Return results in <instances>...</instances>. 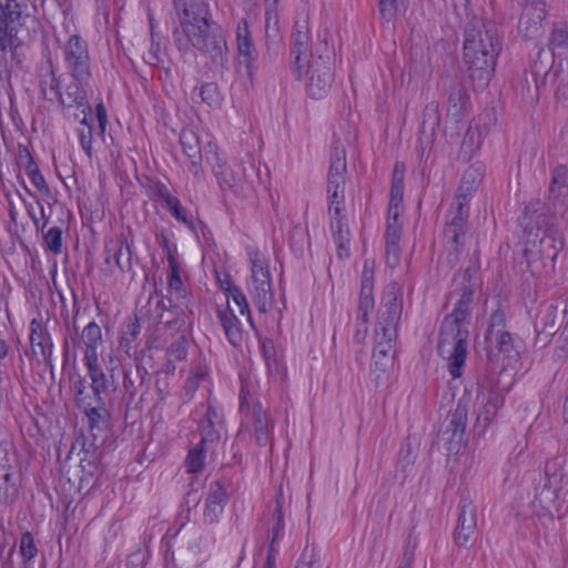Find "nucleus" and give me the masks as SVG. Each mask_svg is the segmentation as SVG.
I'll return each instance as SVG.
<instances>
[{"label":"nucleus","mask_w":568,"mask_h":568,"mask_svg":"<svg viewBox=\"0 0 568 568\" xmlns=\"http://www.w3.org/2000/svg\"><path fill=\"white\" fill-rule=\"evenodd\" d=\"M306 73L308 75L306 84L308 95L316 100L326 97L334 80L333 61L331 57H314L311 54V60H307Z\"/></svg>","instance_id":"9"},{"label":"nucleus","mask_w":568,"mask_h":568,"mask_svg":"<svg viewBox=\"0 0 568 568\" xmlns=\"http://www.w3.org/2000/svg\"><path fill=\"white\" fill-rule=\"evenodd\" d=\"M464 55L477 58L481 51L485 61L497 59L501 50V41L497 27L491 21L480 22L471 20L464 31Z\"/></svg>","instance_id":"5"},{"label":"nucleus","mask_w":568,"mask_h":568,"mask_svg":"<svg viewBox=\"0 0 568 568\" xmlns=\"http://www.w3.org/2000/svg\"><path fill=\"white\" fill-rule=\"evenodd\" d=\"M78 408L88 419V429L91 437L102 436L110 430L111 413L104 398H94L87 406Z\"/></svg>","instance_id":"19"},{"label":"nucleus","mask_w":568,"mask_h":568,"mask_svg":"<svg viewBox=\"0 0 568 568\" xmlns=\"http://www.w3.org/2000/svg\"><path fill=\"white\" fill-rule=\"evenodd\" d=\"M135 364V373L131 376L129 373H124L123 375V388L128 393L130 399L132 400L136 395L139 389H142L146 377L149 376V372L146 367L143 365V359L136 356L134 358Z\"/></svg>","instance_id":"35"},{"label":"nucleus","mask_w":568,"mask_h":568,"mask_svg":"<svg viewBox=\"0 0 568 568\" xmlns=\"http://www.w3.org/2000/svg\"><path fill=\"white\" fill-rule=\"evenodd\" d=\"M251 295L253 302L261 313L267 312L272 305L273 293L271 291V281L261 280V282L253 283Z\"/></svg>","instance_id":"42"},{"label":"nucleus","mask_w":568,"mask_h":568,"mask_svg":"<svg viewBox=\"0 0 568 568\" xmlns=\"http://www.w3.org/2000/svg\"><path fill=\"white\" fill-rule=\"evenodd\" d=\"M506 316L501 308L495 310L490 315L489 326L486 332L485 338L491 341L497 333L506 332Z\"/></svg>","instance_id":"50"},{"label":"nucleus","mask_w":568,"mask_h":568,"mask_svg":"<svg viewBox=\"0 0 568 568\" xmlns=\"http://www.w3.org/2000/svg\"><path fill=\"white\" fill-rule=\"evenodd\" d=\"M273 526L271 528L272 537L268 546V558L275 551L274 545L277 540L284 536V518H283V506L280 497L276 498L275 507L272 511Z\"/></svg>","instance_id":"44"},{"label":"nucleus","mask_w":568,"mask_h":568,"mask_svg":"<svg viewBox=\"0 0 568 568\" xmlns=\"http://www.w3.org/2000/svg\"><path fill=\"white\" fill-rule=\"evenodd\" d=\"M396 336L375 332V346L372 354L371 369L375 379H379L394 365Z\"/></svg>","instance_id":"16"},{"label":"nucleus","mask_w":568,"mask_h":568,"mask_svg":"<svg viewBox=\"0 0 568 568\" xmlns=\"http://www.w3.org/2000/svg\"><path fill=\"white\" fill-rule=\"evenodd\" d=\"M479 268V252L476 250L468 265L454 275V282L457 283L455 292L459 293V298L440 324L437 352L448 362V372L453 378L462 376L467 357L469 332L466 325L469 324L473 312L474 295L478 285L476 275Z\"/></svg>","instance_id":"1"},{"label":"nucleus","mask_w":568,"mask_h":568,"mask_svg":"<svg viewBox=\"0 0 568 568\" xmlns=\"http://www.w3.org/2000/svg\"><path fill=\"white\" fill-rule=\"evenodd\" d=\"M69 379L71 382L75 406H87L88 403L93 399L92 390L90 389V384L87 378L78 372H73L70 374Z\"/></svg>","instance_id":"40"},{"label":"nucleus","mask_w":568,"mask_h":568,"mask_svg":"<svg viewBox=\"0 0 568 568\" xmlns=\"http://www.w3.org/2000/svg\"><path fill=\"white\" fill-rule=\"evenodd\" d=\"M561 318L558 308L554 304H545L539 307L535 332L537 342L547 345L560 327Z\"/></svg>","instance_id":"21"},{"label":"nucleus","mask_w":568,"mask_h":568,"mask_svg":"<svg viewBox=\"0 0 568 568\" xmlns=\"http://www.w3.org/2000/svg\"><path fill=\"white\" fill-rule=\"evenodd\" d=\"M225 296H226V305L232 304L239 308V313L242 316L246 317V321L250 323L251 326H253V320L251 316L250 305L246 300V296L241 291V288L237 287H226L225 288Z\"/></svg>","instance_id":"45"},{"label":"nucleus","mask_w":568,"mask_h":568,"mask_svg":"<svg viewBox=\"0 0 568 568\" xmlns=\"http://www.w3.org/2000/svg\"><path fill=\"white\" fill-rule=\"evenodd\" d=\"M37 6L31 0L0 1V52L14 57L39 27Z\"/></svg>","instance_id":"4"},{"label":"nucleus","mask_w":568,"mask_h":568,"mask_svg":"<svg viewBox=\"0 0 568 568\" xmlns=\"http://www.w3.org/2000/svg\"><path fill=\"white\" fill-rule=\"evenodd\" d=\"M90 378V389L92 390V398H104L112 395L118 389V378L115 372L118 365L115 361L110 357L109 365L102 368L99 363V357L84 361Z\"/></svg>","instance_id":"10"},{"label":"nucleus","mask_w":568,"mask_h":568,"mask_svg":"<svg viewBox=\"0 0 568 568\" xmlns=\"http://www.w3.org/2000/svg\"><path fill=\"white\" fill-rule=\"evenodd\" d=\"M439 124V103L432 101L427 103L423 110L419 132L427 138H434Z\"/></svg>","instance_id":"37"},{"label":"nucleus","mask_w":568,"mask_h":568,"mask_svg":"<svg viewBox=\"0 0 568 568\" xmlns=\"http://www.w3.org/2000/svg\"><path fill=\"white\" fill-rule=\"evenodd\" d=\"M63 61L73 80H91V59L89 47L79 34L69 37L63 49Z\"/></svg>","instance_id":"8"},{"label":"nucleus","mask_w":568,"mask_h":568,"mask_svg":"<svg viewBox=\"0 0 568 568\" xmlns=\"http://www.w3.org/2000/svg\"><path fill=\"white\" fill-rule=\"evenodd\" d=\"M101 436L91 437L90 435L87 437L81 433L75 440L73 442L71 446L70 453L75 450L77 448L80 449V453H89L94 449V452L102 450L101 447L104 443V440H101L99 443Z\"/></svg>","instance_id":"49"},{"label":"nucleus","mask_w":568,"mask_h":568,"mask_svg":"<svg viewBox=\"0 0 568 568\" xmlns=\"http://www.w3.org/2000/svg\"><path fill=\"white\" fill-rule=\"evenodd\" d=\"M493 341L496 342V348L508 358L518 357L519 352L515 348L513 335L509 332L495 334Z\"/></svg>","instance_id":"47"},{"label":"nucleus","mask_w":568,"mask_h":568,"mask_svg":"<svg viewBox=\"0 0 568 568\" xmlns=\"http://www.w3.org/2000/svg\"><path fill=\"white\" fill-rule=\"evenodd\" d=\"M132 248L124 233L104 242V263L102 272L105 275L114 274L118 268L121 273L132 270Z\"/></svg>","instance_id":"11"},{"label":"nucleus","mask_w":568,"mask_h":568,"mask_svg":"<svg viewBox=\"0 0 568 568\" xmlns=\"http://www.w3.org/2000/svg\"><path fill=\"white\" fill-rule=\"evenodd\" d=\"M237 51L243 63L246 68L250 78L253 75L254 62L257 58V51L254 47L248 22L246 19H241L236 29Z\"/></svg>","instance_id":"23"},{"label":"nucleus","mask_w":568,"mask_h":568,"mask_svg":"<svg viewBox=\"0 0 568 568\" xmlns=\"http://www.w3.org/2000/svg\"><path fill=\"white\" fill-rule=\"evenodd\" d=\"M254 439L258 446H266L271 442L272 422L263 409L262 404L256 400L252 409Z\"/></svg>","instance_id":"29"},{"label":"nucleus","mask_w":568,"mask_h":568,"mask_svg":"<svg viewBox=\"0 0 568 568\" xmlns=\"http://www.w3.org/2000/svg\"><path fill=\"white\" fill-rule=\"evenodd\" d=\"M216 315L229 343L234 347H240L243 342V333L241 322L235 315L233 306L229 304L225 308L219 307Z\"/></svg>","instance_id":"26"},{"label":"nucleus","mask_w":568,"mask_h":568,"mask_svg":"<svg viewBox=\"0 0 568 568\" xmlns=\"http://www.w3.org/2000/svg\"><path fill=\"white\" fill-rule=\"evenodd\" d=\"M477 526L476 511L473 500L463 496L459 501V515L454 532V540L459 547H467L475 535Z\"/></svg>","instance_id":"20"},{"label":"nucleus","mask_w":568,"mask_h":568,"mask_svg":"<svg viewBox=\"0 0 568 568\" xmlns=\"http://www.w3.org/2000/svg\"><path fill=\"white\" fill-rule=\"evenodd\" d=\"M161 44L154 40L153 24L151 23V47L148 54L143 58L149 65H160L161 59Z\"/></svg>","instance_id":"59"},{"label":"nucleus","mask_w":568,"mask_h":568,"mask_svg":"<svg viewBox=\"0 0 568 568\" xmlns=\"http://www.w3.org/2000/svg\"><path fill=\"white\" fill-rule=\"evenodd\" d=\"M469 106L470 99L465 85L460 82L454 83L448 95L447 116L459 123Z\"/></svg>","instance_id":"27"},{"label":"nucleus","mask_w":568,"mask_h":568,"mask_svg":"<svg viewBox=\"0 0 568 568\" xmlns=\"http://www.w3.org/2000/svg\"><path fill=\"white\" fill-rule=\"evenodd\" d=\"M80 468L83 474L81 481L97 478L103 473L102 463H80Z\"/></svg>","instance_id":"61"},{"label":"nucleus","mask_w":568,"mask_h":568,"mask_svg":"<svg viewBox=\"0 0 568 568\" xmlns=\"http://www.w3.org/2000/svg\"><path fill=\"white\" fill-rule=\"evenodd\" d=\"M22 152H24L27 158V163L24 165L26 173L28 178L30 179L31 183L34 185V187L42 193L43 195L50 194V189L41 174L40 170L38 169L31 153L26 146L20 145V154L22 155Z\"/></svg>","instance_id":"41"},{"label":"nucleus","mask_w":568,"mask_h":568,"mask_svg":"<svg viewBox=\"0 0 568 568\" xmlns=\"http://www.w3.org/2000/svg\"><path fill=\"white\" fill-rule=\"evenodd\" d=\"M404 185H392L389 194L388 213L399 212L403 201Z\"/></svg>","instance_id":"62"},{"label":"nucleus","mask_w":568,"mask_h":568,"mask_svg":"<svg viewBox=\"0 0 568 568\" xmlns=\"http://www.w3.org/2000/svg\"><path fill=\"white\" fill-rule=\"evenodd\" d=\"M334 242L349 241V231L345 217L331 219Z\"/></svg>","instance_id":"57"},{"label":"nucleus","mask_w":568,"mask_h":568,"mask_svg":"<svg viewBox=\"0 0 568 568\" xmlns=\"http://www.w3.org/2000/svg\"><path fill=\"white\" fill-rule=\"evenodd\" d=\"M203 416L197 420V430L200 433L202 444L217 446L222 432L225 429L224 414L221 408L207 400L200 405Z\"/></svg>","instance_id":"13"},{"label":"nucleus","mask_w":568,"mask_h":568,"mask_svg":"<svg viewBox=\"0 0 568 568\" xmlns=\"http://www.w3.org/2000/svg\"><path fill=\"white\" fill-rule=\"evenodd\" d=\"M201 102L211 110L220 109L223 102V94L215 82H205L199 88Z\"/></svg>","instance_id":"43"},{"label":"nucleus","mask_w":568,"mask_h":568,"mask_svg":"<svg viewBox=\"0 0 568 568\" xmlns=\"http://www.w3.org/2000/svg\"><path fill=\"white\" fill-rule=\"evenodd\" d=\"M187 355V339L181 335L166 349V357L171 361H183Z\"/></svg>","instance_id":"53"},{"label":"nucleus","mask_w":568,"mask_h":568,"mask_svg":"<svg viewBox=\"0 0 568 568\" xmlns=\"http://www.w3.org/2000/svg\"><path fill=\"white\" fill-rule=\"evenodd\" d=\"M154 295L159 298L156 302V310L161 311L159 315L160 321L165 323V325L170 328L181 329L184 327L185 320L180 317L178 306L173 304L172 298L164 296L162 292L154 290L153 294L150 296V300Z\"/></svg>","instance_id":"28"},{"label":"nucleus","mask_w":568,"mask_h":568,"mask_svg":"<svg viewBox=\"0 0 568 568\" xmlns=\"http://www.w3.org/2000/svg\"><path fill=\"white\" fill-rule=\"evenodd\" d=\"M227 494L219 480L212 481L209 486L203 519L205 524L213 525L219 521L227 503Z\"/></svg>","instance_id":"24"},{"label":"nucleus","mask_w":568,"mask_h":568,"mask_svg":"<svg viewBox=\"0 0 568 568\" xmlns=\"http://www.w3.org/2000/svg\"><path fill=\"white\" fill-rule=\"evenodd\" d=\"M545 18V0H531L530 2H526L518 23L519 34L526 40L538 38L541 34Z\"/></svg>","instance_id":"17"},{"label":"nucleus","mask_w":568,"mask_h":568,"mask_svg":"<svg viewBox=\"0 0 568 568\" xmlns=\"http://www.w3.org/2000/svg\"><path fill=\"white\" fill-rule=\"evenodd\" d=\"M546 478L541 487L536 488L535 500L542 510L551 514L552 510L558 511L560 508V493L564 491L561 481L565 478L562 470H555L549 473L546 467Z\"/></svg>","instance_id":"15"},{"label":"nucleus","mask_w":568,"mask_h":568,"mask_svg":"<svg viewBox=\"0 0 568 568\" xmlns=\"http://www.w3.org/2000/svg\"><path fill=\"white\" fill-rule=\"evenodd\" d=\"M90 80L79 81L73 80L65 88V105L67 108L77 106L82 109V114L89 115L91 113V105L89 104L84 87Z\"/></svg>","instance_id":"32"},{"label":"nucleus","mask_w":568,"mask_h":568,"mask_svg":"<svg viewBox=\"0 0 568 568\" xmlns=\"http://www.w3.org/2000/svg\"><path fill=\"white\" fill-rule=\"evenodd\" d=\"M19 551L23 558V562L27 564H30V560L37 556L38 548L33 535L30 531H26L21 535Z\"/></svg>","instance_id":"51"},{"label":"nucleus","mask_w":568,"mask_h":568,"mask_svg":"<svg viewBox=\"0 0 568 568\" xmlns=\"http://www.w3.org/2000/svg\"><path fill=\"white\" fill-rule=\"evenodd\" d=\"M215 446H210V444H202L200 440L190 452L187 453L185 465L190 473L196 474L203 470L205 455L209 452L211 457L215 455Z\"/></svg>","instance_id":"38"},{"label":"nucleus","mask_w":568,"mask_h":568,"mask_svg":"<svg viewBox=\"0 0 568 568\" xmlns=\"http://www.w3.org/2000/svg\"><path fill=\"white\" fill-rule=\"evenodd\" d=\"M555 62V54L550 50L540 48L530 64V72L534 77L536 88L539 89L546 84V79L550 73Z\"/></svg>","instance_id":"31"},{"label":"nucleus","mask_w":568,"mask_h":568,"mask_svg":"<svg viewBox=\"0 0 568 568\" xmlns=\"http://www.w3.org/2000/svg\"><path fill=\"white\" fill-rule=\"evenodd\" d=\"M521 224L528 235L524 255L529 266L540 264L554 267L559 252L565 246L564 235L559 229V220L555 215L538 213V210L526 209Z\"/></svg>","instance_id":"2"},{"label":"nucleus","mask_w":568,"mask_h":568,"mask_svg":"<svg viewBox=\"0 0 568 568\" xmlns=\"http://www.w3.org/2000/svg\"><path fill=\"white\" fill-rule=\"evenodd\" d=\"M149 191V196L153 201H162L170 193L168 186L159 180L150 181Z\"/></svg>","instance_id":"63"},{"label":"nucleus","mask_w":568,"mask_h":568,"mask_svg":"<svg viewBox=\"0 0 568 568\" xmlns=\"http://www.w3.org/2000/svg\"><path fill=\"white\" fill-rule=\"evenodd\" d=\"M328 214L331 219L343 217L342 211L344 209V185L341 187H333L328 192Z\"/></svg>","instance_id":"48"},{"label":"nucleus","mask_w":568,"mask_h":568,"mask_svg":"<svg viewBox=\"0 0 568 568\" xmlns=\"http://www.w3.org/2000/svg\"><path fill=\"white\" fill-rule=\"evenodd\" d=\"M261 352L263 354L267 371L271 373L276 368V352L274 342L271 338H265L261 343Z\"/></svg>","instance_id":"56"},{"label":"nucleus","mask_w":568,"mask_h":568,"mask_svg":"<svg viewBox=\"0 0 568 568\" xmlns=\"http://www.w3.org/2000/svg\"><path fill=\"white\" fill-rule=\"evenodd\" d=\"M29 341L32 356L37 357L38 354H40L42 359H38V363H43L53 374V343L47 327L43 325L41 321L37 318H33L30 322Z\"/></svg>","instance_id":"18"},{"label":"nucleus","mask_w":568,"mask_h":568,"mask_svg":"<svg viewBox=\"0 0 568 568\" xmlns=\"http://www.w3.org/2000/svg\"><path fill=\"white\" fill-rule=\"evenodd\" d=\"M468 405L459 399L454 410H450L443 424L442 438L447 442L449 452H458L465 440L467 425Z\"/></svg>","instance_id":"14"},{"label":"nucleus","mask_w":568,"mask_h":568,"mask_svg":"<svg viewBox=\"0 0 568 568\" xmlns=\"http://www.w3.org/2000/svg\"><path fill=\"white\" fill-rule=\"evenodd\" d=\"M398 216H399V212H394V213L387 212L386 232H385L386 242L400 241L402 225L398 221Z\"/></svg>","instance_id":"54"},{"label":"nucleus","mask_w":568,"mask_h":568,"mask_svg":"<svg viewBox=\"0 0 568 568\" xmlns=\"http://www.w3.org/2000/svg\"><path fill=\"white\" fill-rule=\"evenodd\" d=\"M346 152L344 149L338 146L332 148L331 164L327 176V192H331L333 187H341L345 184L346 173Z\"/></svg>","instance_id":"30"},{"label":"nucleus","mask_w":568,"mask_h":568,"mask_svg":"<svg viewBox=\"0 0 568 568\" xmlns=\"http://www.w3.org/2000/svg\"><path fill=\"white\" fill-rule=\"evenodd\" d=\"M141 334V324L138 316L129 318L123 323L121 328V337L119 341V348L123 351L128 356H131L133 343L138 339Z\"/></svg>","instance_id":"39"},{"label":"nucleus","mask_w":568,"mask_h":568,"mask_svg":"<svg viewBox=\"0 0 568 568\" xmlns=\"http://www.w3.org/2000/svg\"><path fill=\"white\" fill-rule=\"evenodd\" d=\"M180 143L183 153L191 161L193 172L197 173V168L202 160L199 138L192 130H182L180 134Z\"/></svg>","instance_id":"34"},{"label":"nucleus","mask_w":568,"mask_h":568,"mask_svg":"<svg viewBox=\"0 0 568 568\" xmlns=\"http://www.w3.org/2000/svg\"><path fill=\"white\" fill-rule=\"evenodd\" d=\"M308 40L307 20L305 18L297 19L291 36V53L294 55V72L297 79L302 77V58L304 57L306 59L310 55Z\"/></svg>","instance_id":"22"},{"label":"nucleus","mask_w":568,"mask_h":568,"mask_svg":"<svg viewBox=\"0 0 568 568\" xmlns=\"http://www.w3.org/2000/svg\"><path fill=\"white\" fill-rule=\"evenodd\" d=\"M549 50H568V28H555L549 38Z\"/></svg>","instance_id":"55"},{"label":"nucleus","mask_w":568,"mask_h":568,"mask_svg":"<svg viewBox=\"0 0 568 568\" xmlns=\"http://www.w3.org/2000/svg\"><path fill=\"white\" fill-rule=\"evenodd\" d=\"M295 568H321L318 554L314 549L311 552L304 550Z\"/></svg>","instance_id":"60"},{"label":"nucleus","mask_w":568,"mask_h":568,"mask_svg":"<svg viewBox=\"0 0 568 568\" xmlns=\"http://www.w3.org/2000/svg\"><path fill=\"white\" fill-rule=\"evenodd\" d=\"M568 205V168L558 164L551 172V180L548 189L547 204L544 211L545 215L562 214Z\"/></svg>","instance_id":"12"},{"label":"nucleus","mask_w":568,"mask_h":568,"mask_svg":"<svg viewBox=\"0 0 568 568\" xmlns=\"http://www.w3.org/2000/svg\"><path fill=\"white\" fill-rule=\"evenodd\" d=\"M403 313V291L397 282L388 283L383 292L378 308L376 333L397 337L398 323Z\"/></svg>","instance_id":"7"},{"label":"nucleus","mask_w":568,"mask_h":568,"mask_svg":"<svg viewBox=\"0 0 568 568\" xmlns=\"http://www.w3.org/2000/svg\"><path fill=\"white\" fill-rule=\"evenodd\" d=\"M181 28L191 44L210 55L213 65L222 72L229 70L227 45L219 26L209 20L204 6H191L183 10Z\"/></svg>","instance_id":"3"},{"label":"nucleus","mask_w":568,"mask_h":568,"mask_svg":"<svg viewBox=\"0 0 568 568\" xmlns=\"http://www.w3.org/2000/svg\"><path fill=\"white\" fill-rule=\"evenodd\" d=\"M213 172L222 189H233L236 185L235 176L231 171H229V169L217 170L215 166H213Z\"/></svg>","instance_id":"64"},{"label":"nucleus","mask_w":568,"mask_h":568,"mask_svg":"<svg viewBox=\"0 0 568 568\" xmlns=\"http://www.w3.org/2000/svg\"><path fill=\"white\" fill-rule=\"evenodd\" d=\"M168 262L171 270V274L169 277V287L173 292L175 290H180L181 287H183V283L180 276L179 263L174 255L170 252L168 256Z\"/></svg>","instance_id":"58"},{"label":"nucleus","mask_w":568,"mask_h":568,"mask_svg":"<svg viewBox=\"0 0 568 568\" xmlns=\"http://www.w3.org/2000/svg\"><path fill=\"white\" fill-rule=\"evenodd\" d=\"M477 185V173L473 168L467 169L460 180V184L457 190V200L467 203L468 196H470Z\"/></svg>","instance_id":"46"},{"label":"nucleus","mask_w":568,"mask_h":568,"mask_svg":"<svg viewBox=\"0 0 568 568\" xmlns=\"http://www.w3.org/2000/svg\"><path fill=\"white\" fill-rule=\"evenodd\" d=\"M504 405V397L495 392L488 395L484 407L478 412L476 427L484 433L497 415L499 407Z\"/></svg>","instance_id":"33"},{"label":"nucleus","mask_w":568,"mask_h":568,"mask_svg":"<svg viewBox=\"0 0 568 568\" xmlns=\"http://www.w3.org/2000/svg\"><path fill=\"white\" fill-rule=\"evenodd\" d=\"M48 250L54 254L62 253V230L59 226H52L43 236Z\"/></svg>","instance_id":"52"},{"label":"nucleus","mask_w":568,"mask_h":568,"mask_svg":"<svg viewBox=\"0 0 568 568\" xmlns=\"http://www.w3.org/2000/svg\"><path fill=\"white\" fill-rule=\"evenodd\" d=\"M478 59L468 58L463 54V59L465 64L468 67L470 79L476 82L478 87L485 88L488 85L494 72L497 59H490L489 61H485V57L481 55V51L477 54Z\"/></svg>","instance_id":"25"},{"label":"nucleus","mask_w":568,"mask_h":568,"mask_svg":"<svg viewBox=\"0 0 568 568\" xmlns=\"http://www.w3.org/2000/svg\"><path fill=\"white\" fill-rule=\"evenodd\" d=\"M469 206L468 203L456 201L447 213L444 227V241L448 247V258L452 264L459 260L465 245V236L468 230Z\"/></svg>","instance_id":"6"},{"label":"nucleus","mask_w":568,"mask_h":568,"mask_svg":"<svg viewBox=\"0 0 568 568\" xmlns=\"http://www.w3.org/2000/svg\"><path fill=\"white\" fill-rule=\"evenodd\" d=\"M81 341L85 345L83 361L98 356V346L102 343L101 327L95 322H90L81 333Z\"/></svg>","instance_id":"36"}]
</instances>
